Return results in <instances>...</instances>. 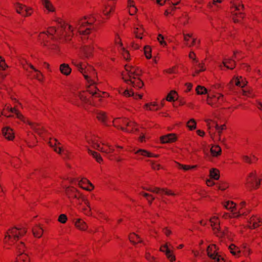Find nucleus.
<instances>
[{
    "mask_svg": "<svg viewBox=\"0 0 262 262\" xmlns=\"http://www.w3.org/2000/svg\"><path fill=\"white\" fill-rule=\"evenodd\" d=\"M98 16L90 14L71 21L64 23L58 30L55 27H50L46 32H42L38 35V39L41 43L55 54L60 52V48L56 42H67L71 40L75 33H78L82 36L91 33L95 29L94 25L98 26L103 23L102 19H98Z\"/></svg>",
    "mask_w": 262,
    "mask_h": 262,
    "instance_id": "1",
    "label": "nucleus"
},
{
    "mask_svg": "<svg viewBox=\"0 0 262 262\" xmlns=\"http://www.w3.org/2000/svg\"><path fill=\"white\" fill-rule=\"evenodd\" d=\"M71 62L83 75L87 82L86 92L77 91L73 93L71 97V102L78 106L82 104L98 106L99 104L94 102V99L100 97H107L109 95L106 92L99 91L96 86L97 74L95 70L92 66L76 58H73Z\"/></svg>",
    "mask_w": 262,
    "mask_h": 262,
    "instance_id": "2",
    "label": "nucleus"
},
{
    "mask_svg": "<svg viewBox=\"0 0 262 262\" xmlns=\"http://www.w3.org/2000/svg\"><path fill=\"white\" fill-rule=\"evenodd\" d=\"M142 74V70L139 67L126 64L124 71L122 73V78L128 84L132 85L135 89H139L144 85L140 78Z\"/></svg>",
    "mask_w": 262,
    "mask_h": 262,
    "instance_id": "3",
    "label": "nucleus"
},
{
    "mask_svg": "<svg viewBox=\"0 0 262 262\" xmlns=\"http://www.w3.org/2000/svg\"><path fill=\"white\" fill-rule=\"evenodd\" d=\"M85 140L88 144L92 148L96 149L103 153L111 154L115 151H119V149H122L123 146L117 145L115 146L111 145L107 142L101 140L98 136L94 134L87 135L85 136Z\"/></svg>",
    "mask_w": 262,
    "mask_h": 262,
    "instance_id": "4",
    "label": "nucleus"
},
{
    "mask_svg": "<svg viewBox=\"0 0 262 262\" xmlns=\"http://www.w3.org/2000/svg\"><path fill=\"white\" fill-rule=\"evenodd\" d=\"M26 229L24 228L14 227L9 229L7 231L4 239L5 248L9 249L10 246L14 245L26 234Z\"/></svg>",
    "mask_w": 262,
    "mask_h": 262,
    "instance_id": "5",
    "label": "nucleus"
},
{
    "mask_svg": "<svg viewBox=\"0 0 262 262\" xmlns=\"http://www.w3.org/2000/svg\"><path fill=\"white\" fill-rule=\"evenodd\" d=\"M231 18L235 23L241 22L245 17L244 5L241 0H230Z\"/></svg>",
    "mask_w": 262,
    "mask_h": 262,
    "instance_id": "6",
    "label": "nucleus"
},
{
    "mask_svg": "<svg viewBox=\"0 0 262 262\" xmlns=\"http://www.w3.org/2000/svg\"><path fill=\"white\" fill-rule=\"evenodd\" d=\"M113 125L123 132L133 133L138 130V125L134 121H130L126 118H116L113 122Z\"/></svg>",
    "mask_w": 262,
    "mask_h": 262,
    "instance_id": "7",
    "label": "nucleus"
},
{
    "mask_svg": "<svg viewBox=\"0 0 262 262\" xmlns=\"http://www.w3.org/2000/svg\"><path fill=\"white\" fill-rule=\"evenodd\" d=\"M210 223L212 227V230L214 234H215L217 237H229V231L228 228H225L223 230H222L220 228V222L219 219V216L216 215H213L210 219Z\"/></svg>",
    "mask_w": 262,
    "mask_h": 262,
    "instance_id": "8",
    "label": "nucleus"
},
{
    "mask_svg": "<svg viewBox=\"0 0 262 262\" xmlns=\"http://www.w3.org/2000/svg\"><path fill=\"white\" fill-rule=\"evenodd\" d=\"M262 173L252 170L249 171L246 178V185L252 189H257L260 187V179Z\"/></svg>",
    "mask_w": 262,
    "mask_h": 262,
    "instance_id": "9",
    "label": "nucleus"
},
{
    "mask_svg": "<svg viewBox=\"0 0 262 262\" xmlns=\"http://www.w3.org/2000/svg\"><path fill=\"white\" fill-rule=\"evenodd\" d=\"M84 206L82 208V212L87 216H92L98 220L105 219V216L102 212H101L96 209H94L93 212L90 202L84 199Z\"/></svg>",
    "mask_w": 262,
    "mask_h": 262,
    "instance_id": "10",
    "label": "nucleus"
},
{
    "mask_svg": "<svg viewBox=\"0 0 262 262\" xmlns=\"http://www.w3.org/2000/svg\"><path fill=\"white\" fill-rule=\"evenodd\" d=\"M207 253L209 258V260H205L203 262H224V257L219 254L217 251L216 246L211 244L208 246Z\"/></svg>",
    "mask_w": 262,
    "mask_h": 262,
    "instance_id": "11",
    "label": "nucleus"
},
{
    "mask_svg": "<svg viewBox=\"0 0 262 262\" xmlns=\"http://www.w3.org/2000/svg\"><path fill=\"white\" fill-rule=\"evenodd\" d=\"M225 102L224 96L220 93L208 94L207 103L212 107H219L222 106Z\"/></svg>",
    "mask_w": 262,
    "mask_h": 262,
    "instance_id": "12",
    "label": "nucleus"
},
{
    "mask_svg": "<svg viewBox=\"0 0 262 262\" xmlns=\"http://www.w3.org/2000/svg\"><path fill=\"white\" fill-rule=\"evenodd\" d=\"M65 192L67 197L71 200H76L79 202L84 201V196L75 187H68L66 189Z\"/></svg>",
    "mask_w": 262,
    "mask_h": 262,
    "instance_id": "13",
    "label": "nucleus"
},
{
    "mask_svg": "<svg viewBox=\"0 0 262 262\" xmlns=\"http://www.w3.org/2000/svg\"><path fill=\"white\" fill-rule=\"evenodd\" d=\"M95 48L103 52L102 49L98 47L94 41H92L90 45L83 46L81 49V52L83 57L87 59L93 57Z\"/></svg>",
    "mask_w": 262,
    "mask_h": 262,
    "instance_id": "14",
    "label": "nucleus"
},
{
    "mask_svg": "<svg viewBox=\"0 0 262 262\" xmlns=\"http://www.w3.org/2000/svg\"><path fill=\"white\" fill-rule=\"evenodd\" d=\"M14 6L16 12L25 17L30 16L34 11L32 7L27 6L19 2L15 3Z\"/></svg>",
    "mask_w": 262,
    "mask_h": 262,
    "instance_id": "15",
    "label": "nucleus"
},
{
    "mask_svg": "<svg viewBox=\"0 0 262 262\" xmlns=\"http://www.w3.org/2000/svg\"><path fill=\"white\" fill-rule=\"evenodd\" d=\"M247 203L245 201H242L238 205L236 212H234L232 217L237 219L242 216H246L250 213V210L246 209Z\"/></svg>",
    "mask_w": 262,
    "mask_h": 262,
    "instance_id": "16",
    "label": "nucleus"
},
{
    "mask_svg": "<svg viewBox=\"0 0 262 262\" xmlns=\"http://www.w3.org/2000/svg\"><path fill=\"white\" fill-rule=\"evenodd\" d=\"M184 36V40L185 42L186 45L189 47H199V45L200 43V40L195 37L192 33H183Z\"/></svg>",
    "mask_w": 262,
    "mask_h": 262,
    "instance_id": "17",
    "label": "nucleus"
},
{
    "mask_svg": "<svg viewBox=\"0 0 262 262\" xmlns=\"http://www.w3.org/2000/svg\"><path fill=\"white\" fill-rule=\"evenodd\" d=\"M115 5L114 2L108 1L105 2L102 8V13L106 18L110 17L111 14L114 12Z\"/></svg>",
    "mask_w": 262,
    "mask_h": 262,
    "instance_id": "18",
    "label": "nucleus"
},
{
    "mask_svg": "<svg viewBox=\"0 0 262 262\" xmlns=\"http://www.w3.org/2000/svg\"><path fill=\"white\" fill-rule=\"evenodd\" d=\"M49 144L54 151L61 155H64V150L62 148V146L58 140L55 138H50L49 141Z\"/></svg>",
    "mask_w": 262,
    "mask_h": 262,
    "instance_id": "19",
    "label": "nucleus"
},
{
    "mask_svg": "<svg viewBox=\"0 0 262 262\" xmlns=\"http://www.w3.org/2000/svg\"><path fill=\"white\" fill-rule=\"evenodd\" d=\"M96 117L104 125L109 126L112 125V122L106 112L102 111H98L96 112Z\"/></svg>",
    "mask_w": 262,
    "mask_h": 262,
    "instance_id": "20",
    "label": "nucleus"
},
{
    "mask_svg": "<svg viewBox=\"0 0 262 262\" xmlns=\"http://www.w3.org/2000/svg\"><path fill=\"white\" fill-rule=\"evenodd\" d=\"M74 227L81 231H86L89 229L88 224L82 218H74L73 220Z\"/></svg>",
    "mask_w": 262,
    "mask_h": 262,
    "instance_id": "21",
    "label": "nucleus"
},
{
    "mask_svg": "<svg viewBox=\"0 0 262 262\" xmlns=\"http://www.w3.org/2000/svg\"><path fill=\"white\" fill-rule=\"evenodd\" d=\"M248 227L250 229H255L262 225V217L257 215H252L248 221Z\"/></svg>",
    "mask_w": 262,
    "mask_h": 262,
    "instance_id": "22",
    "label": "nucleus"
},
{
    "mask_svg": "<svg viewBox=\"0 0 262 262\" xmlns=\"http://www.w3.org/2000/svg\"><path fill=\"white\" fill-rule=\"evenodd\" d=\"M118 92L119 94L126 97L132 96L135 99H141L143 97V94H135L131 90H123L122 88H120L118 90Z\"/></svg>",
    "mask_w": 262,
    "mask_h": 262,
    "instance_id": "23",
    "label": "nucleus"
},
{
    "mask_svg": "<svg viewBox=\"0 0 262 262\" xmlns=\"http://www.w3.org/2000/svg\"><path fill=\"white\" fill-rule=\"evenodd\" d=\"M177 140V135L172 133L162 136L160 138V142L162 144L173 143L176 141Z\"/></svg>",
    "mask_w": 262,
    "mask_h": 262,
    "instance_id": "24",
    "label": "nucleus"
},
{
    "mask_svg": "<svg viewBox=\"0 0 262 262\" xmlns=\"http://www.w3.org/2000/svg\"><path fill=\"white\" fill-rule=\"evenodd\" d=\"M145 33V30L141 24H138L134 26L133 34L136 38L142 39Z\"/></svg>",
    "mask_w": 262,
    "mask_h": 262,
    "instance_id": "25",
    "label": "nucleus"
},
{
    "mask_svg": "<svg viewBox=\"0 0 262 262\" xmlns=\"http://www.w3.org/2000/svg\"><path fill=\"white\" fill-rule=\"evenodd\" d=\"M221 70H223V68L225 67L228 69L232 70L235 67V62L232 59L225 58L223 59V62L219 66Z\"/></svg>",
    "mask_w": 262,
    "mask_h": 262,
    "instance_id": "26",
    "label": "nucleus"
},
{
    "mask_svg": "<svg viewBox=\"0 0 262 262\" xmlns=\"http://www.w3.org/2000/svg\"><path fill=\"white\" fill-rule=\"evenodd\" d=\"M161 108L160 105L157 101H151L145 103L143 105V109L147 111H157Z\"/></svg>",
    "mask_w": 262,
    "mask_h": 262,
    "instance_id": "27",
    "label": "nucleus"
},
{
    "mask_svg": "<svg viewBox=\"0 0 262 262\" xmlns=\"http://www.w3.org/2000/svg\"><path fill=\"white\" fill-rule=\"evenodd\" d=\"M133 151L137 156L136 158L138 159L149 158L150 156V151L145 149L139 148L137 150L134 149Z\"/></svg>",
    "mask_w": 262,
    "mask_h": 262,
    "instance_id": "28",
    "label": "nucleus"
},
{
    "mask_svg": "<svg viewBox=\"0 0 262 262\" xmlns=\"http://www.w3.org/2000/svg\"><path fill=\"white\" fill-rule=\"evenodd\" d=\"M222 205L226 209L232 212V215L234 212H236L237 205L235 203L232 201H225L222 202Z\"/></svg>",
    "mask_w": 262,
    "mask_h": 262,
    "instance_id": "29",
    "label": "nucleus"
},
{
    "mask_svg": "<svg viewBox=\"0 0 262 262\" xmlns=\"http://www.w3.org/2000/svg\"><path fill=\"white\" fill-rule=\"evenodd\" d=\"M79 186L87 191H92L94 187L93 185L86 179H82L78 182Z\"/></svg>",
    "mask_w": 262,
    "mask_h": 262,
    "instance_id": "30",
    "label": "nucleus"
},
{
    "mask_svg": "<svg viewBox=\"0 0 262 262\" xmlns=\"http://www.w3.org/2000/svg\"><path fill=\"white\" fill-rule=\"evenodd\" d=\"M247 82L242 76L234 77L231 80L230 85L235 84L236 86L244 88L247 84Z\"/></svg>",
    "mask_w": 262,
    "mask_h": 262,
    "instance_id": "31",
    "label": "nucleus"
},
{
    "mask_svg": "<svg viewBox=\"0 0 262 262\" xmlns=\"http://www.w3.org/2000/svg\"><path fill=\"white\" fill-rule=\"evenodd\" d=\"M2 134L3 136L8 140H12L15 137L13 129L8 126H6L3 128Z\"/></svg>",
    "mask_w": 262,
    "mask_h": 262,
    "instance_id": "32",
    "label": "nucleus"
},
{
    "mask_svg": "<svg viewBox=\"0 0 262 262\" xmlns=\"http://www.w3.org/2000/svg\"><path fill=\"white\" fill-rule=\"evenodd\" d=\"M194 72L192 74L193 76H195L198 75L200 72H204L206 70V68L205 63L203 61L201 62H198L193 64Z\"/></svg>",
    "mask_w": 262,
    "mask_h": 262,
    "instance_id": "33",
    "label": "nucleus"
},
{
    "mask_svg": "<svg viewBox=\"0 0 262 262\" xmlns=\"http://www.w3.org/2000/svg\"><path fill=\"white\" fill-rule=\"evenodd\" d=\"M28 68L31 70L30 72L31 73L32 76L35 79H37L39 81H42L43 80V76L42 73L36 70L32 65L29 64L27 66Z\"/></svg>",
    "mask_w": 262,
    "mask_h": 262,
    "instance_id": "34",
    "label": "nucleus"
},
{
    "mask_svg": "<svg viewBox=\"0 0 262 262\" xmlns=\"http://www.w3.org/2000/svg\"><path fill=\"white\" fill-rule=\"evenodd\" d=\"M43 8L48 12H54L56 11L55 7L51 0H40Z\"/></svg>",
    "mask_w": 262,
    "mask_h": 262,
    "instance_id": "35",
    "label": "nucleus"
},
{
    "mask_svg": "<svg viewBox=\"0 0 262 262\" xmlns=\"http://www.w3.org/2000/svg\"><path fill=\"white\" fill-rule=\"evenodd\" d=\"M154 249L151 248H146L145 253V258L148 262H158L156 257L152 255Z\"/></svg>",
    "mask_w": 262,
    "mask_h": 262,
    "instance_id": "36",
    "label": "nucleus"
},
{
    "mask_svg": "<svg viewBox=\"0 0 262 262\" xmlns=\"http://www.w3.org/2000/svg\"><path fill=\"white\" fill-rule=\"evenodd\" d=\"M210 154L212 157H218L222 154V149L219 145H213L211 146L210 149Z\"/></svg>",
    "mask_w": 262,
    "mask_h": 262,
    "instance_id": "37",
    "label": "nucleus"
},
{
    "mask_svg": "<svg viewBox=\"0 0 262 262\" xmlns=\"http://www.w3.org/2000/svg\"><path fill=\"white\" fill-rule=\"evenodd\" d=\"M204 121L206 123V125L207 126L208 133L210 134V136L211 138H213L212 134V132H211V129L214 127H215V124H216V122L214 120L210 119L209 118H206L204 119Z\"/></svg>",
    "mask_w": 262,
    "mask_h": 262,
    "instance_id": "38",
    "label": "nucleus"
},
{
    "mask_svg": "<svg viewBox=\"0 0 262 262\" xmlns=\"http://www.w3.org/2000/svg\"><path fill=\"white\" fill-rule=\"evenodd\" d=\"M177 164V167L179 169L182 170L184 171H187L189 170H194L198 166L196 165H185L182 164L179 162H176Z\"/></svg>",
    "mask_w": 262,
    "mask_h": 262,
    "instance_id": "39",
    "label": "nucleus"
},
{
    "mask_svg": "<svg viewBox=\"0 0 262 262\" xmlns=\"http://www.w3.org/2000/svg\"><path fill=\"white\" fill-rule=\"evenodd\" d=\"M14 245L15 246L17 254L20 253H26L27 247L25 243L21 241H18Z\"/></svg>",
    "mask_w": 262,
    "mask_h": 262,
    "instance_id": "40",
    "label": "nucleus"
},
{
    "mask_svg": "<svg viewBox=\"0 0 262 262\" xmlns=\"http://www.w3.org/2000/svg\"><path fill=\"white\" fill-rule=\"evenodd\" d=\"M209 177L214 180H218L220 178V172L218 169L211 168L209 171Z\"/></svg>",
    "mask_w": 262,
    "mask_h": 262,
    "instance_id": "41",
    "label": "nucleus"
},
{
    "mask_svg": "<svg viewBox=\"0 0 262 262\" xmlns=\"http://www.w3.org/2000/svg\"><path fill=\"white\" fill-rule=\"evenodd\" d=\"M159 250L166 255L173 250V247L170 243L167 242L161 245Z\"/></svg>",
    "mask_w": 262,
    "mask_h": 262,
    "instance_id": "42",
    "label": "nucleus"
},
{
    "mask_svg": "<svg viewBox=\"0 0 262 262\" xmlns=\"http://www.w3.org/2000/svg\"><path fill=\"white\" fill-rule=\"evenodd\" d=\"M119 50V52L121 55L122 58L126 61H130L132 59L131 55L128 50L124 47L122 48Z\"/></svg>",
    "mask_w": 262,
    "mask_h": 262,
    "instance_id": "43",
    "label": "nucleus"
},
{
    "mask_svg": "<svg viewBox=\"0 0 262 262\" xmlns=\"http://www.w3.org/2000/svg\"><path fill=\"white\" fill-rule=\"evenodd\" d=\"M59 70L60 72L64 75H69L72 71L71 68L67 63H62L59 67Z\"/></svg>",
    "mask_w": 262,
    "mask_h": 262,
    "instance_id": "44",
    "label": "nucleus"
},
{
    "mask_svg": "<svg viewBox=\"0 0 262 262\" xmlns=\"http://www.w3.org/2000/svg\"><path fill=\"white\" fill-rule=\"evenodd\" d=\"M14 262H30V259L26 253H20L17 255Z\"/></svg>",
    "mask_w": 262,
    "mask_h": 262,
    "instance_id": "45",
    "label": "nucleus"
},
{
    "mask_svg": "<svg viewBox=\"0 0 262 262\" xmlns=\"http://www.w3.org/2000/svg\"><path fill=\"white\" fill-rule=\"evenodd\" d=\"M229 250L230 253L235 257H239L241 255V250L234 244H231L229 246Z\"/></svg>",
    "mask_w": 262,
    "mask_h": 262,
    "instance_id": "46",
    "label": "nucleus"
},
{
    "mask_svg": "<svg viewBox=\"0 0 262 262\" xmlns=\"http://www.w3.org/2000/svg\"><path fill=\"white\" fill-rule=\"evenodd\" d=\"M129 239L130 242L134 244L143 243L141 238L135 233H130L129 236Z\"/></svg>",
    "mask_w": 262,
    "mask_h": 262,
    "instance_id": "47",
    "label": "nucleus"
},
{
    "mask_svg": "<svg viewBox=\"0 0 262 262\" xmlns=\"http://www.w3.org/2000/svg\"><path fill=\"white\" fill-rule=\"evenodd\" d=\"M127 7L130 15H133L137 12V9L133 0H128Z\"/></svg>",
    "mask_w": 262,
    "mask_h": 262,
    "instance_id": "48",
    "label": "nucleus"
},
{
    "mask_svg": "<svg viewBox=\"0 0 262 262\" xmlns=\"http://www.w3.org/2000/svg\"><path fill=\"white\" fill-rule=\"evenodd\" d=\"M178 98V95L177 92L172 90L167 94L165 99L168 102H172L176 101Z\"/></svg>",
    "mask_w": 262,
    "mask_h": 262,
    "instance_id": "49",
    "label": "nucleus"
},
{
    "mask_svg": "<svg viewBox=\"0 0 262 262\" xmlns=\"http://www.w3.org/2000/svg\"><path fill=\"white\" fill-rule=\"evenodd\" d=\"M32 232L35 237L40 238L43 234V229L39 226L36 225L33 228Z\"/></svg>",
    "mask_w": 262,
    "mask_h": 262,
    "instance_id": "50",
    "label": "nucleus"
},
{
    "mask_svg": "<svg viewBox=\"0 0 262 262\" xmlns=\"http://www.w3.org/2000/svg\"><path fill=\"white\" fill-rule=\"evenodd\" d=\"M144 54L147 59H150L152 57V49L149 45H146L143 48Z\"/></svg>",
    "mask_w": 262,
    "mask_h": 262,
    "instance_id": "51",
    "label": "nucleus"
},
{
    "mask_svg": "<svg viewBox=\"0 0 262 262\" xmlns=\"http://www.w3.org/2000/svg\"><path fill=\"white\" fill-rule=\"evenodd\" d=\"M88 151L89 154L92 155L93 157L96 159L97 162L101 163L102 162V158L99 153L96 151L92 150L89 148H88Z\"/></svg>",
    "mask_w": 262,
    "mask_h": 262,
    "instance_id": "52",
    "label": "nucleus"
},
{
    "mask_svg": "<svg viewBox=\"0 0 262 262\" xmlns=\"http://www.w3.org/2000/svg\"><path fill=\"white\" fill-rule=\"evenodd\" d=\"M243 160L246 163H252L256 162L257 160V158L254 155L250 156H244L243 157Z\"/></svg>",
    "mask_w": 262,
    "mask_h": 262,
    "instance_id": "53",
    "label": "nucleus"
},
{
    "mask_svg": "<svg viewBox=\"0 0 262 262\" xmlns=\"http://www.w3.org/2000/svg\"><path fill=\"white\" fill-rule=\"evenodd\" d=\"M187 127L190 130H193L196 128V123L194 119H191L187 122Z\"/></svg>",
    "mask_w": 262,
    "mask_h": 262,
    "instance_id": "54",
    "label": "nucleus"
},
{
    "mask_svg": "<svg viewBox=\"0 0 262 262\" xmlns=\"http://www.w3.org/2000/svg\"><path fill=\"white\" fill-rule=\"evenodd\" d=\"M151 168L155 170H159L162 168V166L157 161L149 160Z\"/></svg>",
    "mask_w": 262,
    "mask_h": 262,
    "instance_id": "55",
    "label": "nucleus"
},
{
    "mask_svg": "<svg viewBox=\"0 0 262 262\" xmlns=\"http://www.w3.org/2000/svg\"><path fill=\"white\" fill-rule=\"evenodd\" d=\"M189 18L190 17L188 15L185 13L183 14L182 16L180 17V23L184 26L186 25L189 22Z\"/></svg>",
    "mask_w": 262,
    "mask_h": 262,
    "instance_id": "56",
    "label": "nucleus"
},
{
    "mask_svg": "<svg viewBox=\"0 0 262 262\" xmlns=\"http://www.w3.org/2000/svg\"><path fill=\"white\" fill-rule=\"evenodd\" d=\"M114 41L115 45L118 47L119 50L124 47L123 46V43L122 42L121 38L119 35H116Z\"/></svg>",
    "mask_w": 262,
    "mask_h": 262,
    "instance_id": "57",
    "label": "nucleus"
},
{
    "mask_svg": "<svg viewBox=\"0 0 262 262\" xmlns=\"http://www.w3.org/2000/svg\"><path fill=\"white\" fill-rule=\"evenodd\" d=\"M157 40L162 47H165L167 46V42L163 35L159 34L157 36Z\"/></svg>",
    "mask_w": 262,
    "mask_h": 262,
    "instance_id": "58",
    "label": "nucleus"
},
{
    "mask_svg": "<svg viewBox=\"0 0 262 262\" xmlns=\"http://www.w3.org/2000/svg\"><path fill=\"white\" fill-rule=\"evenodd\" d=\"M196 92L198 95H203L207 93V90L204 86L198 85L195 89Z\"/></svg>",
    "mask_w": 262,
    "mask_h": 262,
    "instance_id": "59",
    "label": "nucleus"
},
{
    "mask_svg": "<svg viewBox=\"0 0 262 262\" xmlns=\"http://www.w3.org/2000/svg\"><path fill=\"white\" fill-rule=\"evenodd\" d=\"M143 189L157 194L158 192H160L161 191L160 188L158 187H153L151 186L143 187Z\"/></svg>",
    "mask_w": 262,
    "mask_h": 262,
    "instance_id": "60",
    "label": "nucleus"
},
{
    "mask_svg": "<svg viewBox=\"0 0 262 262\" xmlns=\"http://www.w3.org/2000/svg\"><path fill=\"white\" fill-rule=\"evenodd\" d=\"M140 195L145 197L150 204L151 203L152 201L155 199L154 197L152 195H151L149 193H146V192H141L140 193Z\"/></svg>",
    "mask_w": 262,
    "mask_h": 262,
    "instance_id": "61",
    "label": "nucleus"
},
{
    "mask_svg": "<svg viewBox=\"0 0 262 262\" xmlns=\"http://www.w3.org/2000/svg\"><path fill=\"white\" fill-rule=\"evenodd\" d=\"M229 187V185L227 182H223L219 184L217 189L222 191L225 190Z\"/></svg>",
    "mask_w": 262,
    "mask_h": 262,
    "instance_id": "62",
    "label": "nucleus"
},
{
    "mask_svg": "<svg viewBox=\"0 0 262 262\" xmlns=\"http://www.w3.org/2000/svg\"><path fill=\"white\" fill-rule=\"evenodd\" d=\"M160 192H158V194H165L168 195H174L175 194L172 191V190L167 189H160Z\"/></svg>",
    "mask_w": 262,
    "mask_h": 262,
    "instance_id": "63",
    "label": "nucleus"
},
{
    "mask_svg": "<svg viewBox=\"0 0 262 262\" xmlns=\"http://www.w3.org/2000/svg\"><path fill=\"white\" fill-rule=\"evenodd\" d=\"M166 258L170 261L173 262L176 260V256L173 253V250L165 255Z\"/></svg>",
    "mask_w": 262,
    "mask_h": 262,
    "instance_id": "64",
    "label": "nucleus"
}]
</instances>
